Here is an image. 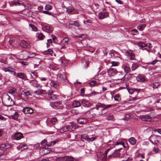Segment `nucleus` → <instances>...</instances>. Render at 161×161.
<instances>
[{
  "label": "nucleus",
  "instance_id": "nucleus-1",
  "mask_svg": "<svg viewBox=\"0 0 161 161\" xmlns=\"http://www.w3.org/2000/svg\"><path fill=\"white\" fill-rule=\"evenodd\" d=\"M112 105L108 104L106 105L104 103H97L96 107L92 109V116L91 117H98L103 114V111L106 109L110 108Z\"/></svg>",
  "mask_w": 161,
  "mask_h": 161
},
{
  "label": "nucleus",
  "instance_id": "nucleus-2",
  "mask_svg": "<svg viewBox=\"0 0 161 161\" xmlns=\"http://www.w3.org/2000/svg\"><path fill=\"white\" fill-rule=\"evenodd\" d=\"M2 102L5 106H12L14 105V102L10 97L7 94H4L2 98Z\"/></svg>",
  "mask_w": 161,
  "mask_h": 161
},
{
  "label": "nucleus",
  "instance_id": "nucleus-3",
  "mask_svg": "<svg viewBox=\"0 0 161 161\" xmlns=\"http://www.w3.org/2000/svg\"><path fill=\"white\" fill-rule=\"evenodd\" d=\"M148 140L152 143L156 144L157 145V144L161 141V137L159 136L153 135L149 138Z\"/></svg>",
  "mask_w": 161,
  "mask_h": 161
},
{
  "label": "nucleus",
  "instance_id": "nucleus-4",
  "mask_svg": "<svg viewBox=\"0 0 161 161\" xmlns=\"http://www.w3.org/2000/svg\"><path fill=\"white\" fill-rule=\"evenodd\" d=\"M78 21H74V22H67L66 24V27L69 28H71L73 25L75 26L76 27H78L79 25Z\"/></svg>",
  "mask_w": 161,
  "mask_h": 161
},
{
  "label": "nucleus",
  "instance_id": "nucleus-5",
  "mask_svg": "<svg viewBox=\"0 0 161 161\" xmlns=\"http://www.w3.org/2000/svg\"><path fill=\"white\" fill-rule=\"evenodd\" d=\"M2 69L5 72H8L10 73L11 75H15L16 74L15 69L10 67H3Z\"/></svg>",
  "mask_w": 161,
  "mask_h": 161
},
{
  "label": "nucleus",
  "instance_id": "nucleus-6",
  "mask_svg": "<svg viewBox=\"0 0 161 161\" xmlns=\"http://www.w3.org/2000/svg\"><path fill=\"white\" fill-rule=\"evenodd\" d=\"M28 82L30 83L31 85L36 88L38 87L41 88L42 87V86L38 83V81L35 80H30Z\"/></svg>",
  "mask_w": 161,
  "mask_h": 161
},
{
  "label": "nucleus",
  "instance_id": "nucleus-7",
  "mask_svg": "<svg viewBox=\"0 0 161 161\" xmlns=\"http://www.w3.org/2000/svg\"><path fill=\"white\" fill-rule=\"evenodd\" d=\"M11 145L8 143L2 144L0 146V149L1 150L4 152L7 150L10 149L11 148Z\"/></svg>",
  "mask_w": 161,
  "mask_h": 161
},
{
  "label": "nucleus",
  "instance_id": "nucleus-8",
  "mask_svg": "<svg viewBox=\"0 0 161 161\" xmlns=\"http://www.w3.org/2000/svg\"><path fill=\"white\" fill-rule=\"evenodd\" d=\"M80 102L82 106L85 107H90L92 105L90 102L86 99L80 100Z\"/></svg>",
  "mask_w": 161,
  "mask_h": 161
},
{
  "label": "nucleus",
  "instance_id": "nucleus-9",
  "mask_svg": "<svg viewBox=\"0 0 161 161\" xmlns=\"http://www.w3.org/2000/svg\"><path fill=\"white\" fill-rule=\"evenodd\" d=\"M77 125L72 122L70 123L69 125H67L68 131H72L74 130L76 128Z\"/></svg>",
  "mask_w": 161,
  "mask_h": 161
},
{
  "label": "nucleus",
  "instance_id": "nucleus-10",
  "mask_svg": "<svg viewBox=\"0 0 161 161\" xmlns=\"http://www.w3.org/2000/svg\"><path fill=\"white\" fill-rule=\"evenodd\" d=\"M108 16L109 13L108 12H102L99 14V17L100 19H102L104 18H106L108 17Z\"/></svg>",
  "mask_w": 161,
  "mask_h": 161
},
{
  "label": "nucleus",
  "instance_id": "nucleus-11",
  "mask_svg": "<svg viewBox=\"0 0 161 161\" xmlns=\"http://www.w3.org/2000/svg\"><path fill=\"white\" fill-rule=\"evenodd\" d=\"M50 85L51 87H53L56 89H57L59 86L58 82L53 80H51Z\"/></svg>",
  "mask_w": 161,
  "mask_h": 161
},
{
  "label": "nucleus",
  "instance_id": "nucleus-12",
  "mask_svg": "<svg viewBox=\"0 0 161 161\" xmlns=\"http://www.w3.org/2000/svg\"><path fill=\"white\" fill-rule=\"evenodd\" d=\"M23 111L25 114H32L33 113V110L30 107H26L23 108Z\"/></svg>",
  "mask_w": 161,
  "mask_h": 161
},
{
  "label": "nucleus",
  "instance_id": "nucleus-13",
  "mask_svg": "<svg viewBox=\"0 0 161 161\" xmlns=\"http://www.w3.org/2000/svg\"><path fill=\"white\" fill-rule=\"evenodd\" d=\"M87 121L86 119L83 118H79L77 120L78 123L81 125L85 124Z\"/></svg>",
  "mask_w": 161,
  "mask_h": 161
},
{
  "label": "nucleus",
  "instance_id": "nucleus-14",
  "mask_svg": "<svg viewBox=\"0 0 161 161\" xmlns=\"http://www.w3.org/2000/svg\"><path fill=\"white\" fill-rule=\"evenodd\" d=\"M54 105L57 108L62 109L63 108L62 104L59 102H54Z\"/></svg>",
  "mask_w": 161,
  "mask_h": 161
},
{
  "label": "nucleus",
  "instance_id": "nucleus-15",
  "mask_svg": "<svg viewBox=\"0 0 161 161\" xmlns=\"http://www.w3.org/2000/svg\"><path fill=\"white\" fill-rule=\"evenodd\" d=\"M20 45L22 48H26L29 44L26 41L24 40H22L21 41Z\"/></svg>",
  "mask_w": 161,
  "mask_h": 161
},
{
  "label": "nucleus",
  "instance_id": "nucleus-16",
  "mask_svg": "<svg viewBox=\"0 0 161 161\" xmlns=\"http://www.w3.org/2000/svg\"><path fill=\"white\" fill-rule=\"evenodd\" d=\"M120 156V153L118 151L115 150V151L111 155L109 156L108 157L110 158V157H113L118 158Z\"/></svg>",
  "mask_w": 161,
  "mask_h": 161
},
{
  "label": "nucleus",
  "instance_id": "nucleus-17",
  "mask_svg": "<svg viewBox=\"0 0 161 161\" xmlns=\"http://www.w3.org/2000/svg\"><path fill=\"white\" fill-rule=\"evenodd\" d=\"M57 96L55 94L53 93L48 97V100L50 101H53L56 100L57 99Z\"/></svg>",
  "mask_w": 161,
  "mask_h": 161
},
{
  "label": "nucleus",
  "instance_id": "nucleus-18",
  "mask_svg": "<svg viewBox=\"0 0 161 161\" xmlns=\"http://www.w3.org/2000/svg\"><path fill=\"white\" fill-rule=\"evenodd\" d=\"M117 71L114 69L113 68H110L108 70V73L111 75H114L117 73Z\"/></svg>",
  "mask_w": 161,
  "mask_h": 161
},
{
  "label": "nucleus",
  "instance_id": "nucleus-19",
  "mask_svg": "<svg viewBox=\"0 0 161 161\" xmlns=\"http://www.w3.org/2000/svg\"><path fill=\"white\" fill-rule=\"evenodd\" d=\"M58 77H59L61 80H64L67 79L66 76L64 73L63 74L59 73L57 76Z\"/></svg>",
  "mask_w": 161,
  "mask_h": 161
},
{
  "label": "nucleus",
  "instance_id": "nucleus-20",
  "mask_svg": "<svg viewBox=\"0 0 161 161\" xmlns=\"http://www.w3.org/2000/svg\"><path fill=\"white\" fill-rule=\"evenodd\" d=\"M40 62V60L39 58H34V60L33 61V64L34 68H35L37 67V66H38L39 65Z\"/></svg>",
  "mask_w": 161,
  "mask_h": 161
},
{
  "label": "nucleus",
  "instance_id": "nucleus-21",
  "mask_svg": "<svg viewBox=\"0 0 161 161\" xmlns=\"http://www.w3.org/2000/svg\"><path fill=\"white\" fill-rule=\"evenodd\" d=\"M159 85V83L158 82H156L154 83H151L149 85L150 86L152 87L154 89L157 88Z\"/></svg>",
  "mask_w": 161,
  "mask_h": 161
},
{
  "label": "nucleus",
  "instance_id": "nucleus-22",
  "mask_svg": "<svg viewBox=\"0 0 161 161\" xmlns=\"http://www.w3.org/2000/svg\"><path fill=\"white\" fill-rule=\"evenodd\" d=\"M127 52L130 56V60H135L136 59L135 55L134 54L132 53V51H127Z\"/></svg>",
  "mask_w": 161,
  "mask_h": 161
},
{
  "label": "nucleus",
  "instance_id": "nucleus-23",
  "mask_svg": "<svg viewBox=\"0 0 161 161\" xmlns=\"http://www.w3.org/2000/svg\"><path fill=\"white\" fill-rule=\"evenodd\" d=\"M44 29L46 32L50 33L52 32L53 29L51 26H46L44 27Z\"/></svg>",
  "mask_w": 161,
  "mask_h": 161
},
{
  "label": "nucleus",
  "instance_id": "nucleus-24",
  "mask_svg": "<svg viewBox=\"0 0 161 161\" xmlns=\"http://www.w3.org/2000/svg\"><path fill=\"white\" fill-rule=\"evenodd\" d=\"M88 138L89 137L87 135L83 134L81 135V140L83 142H84L85 140L88 141Z\"/></svg>",
  "mask_w": 161,
  "mask_h": 161
},
{
  "label": "nucleus",
  "instance_id": "nucleus-25",
  "mask_svg": "<svg viewBox=\"0 0 161 161\" xmlns=\"http://www.w3.org/2000/svg\"><path fill=\"white\" fill-rule=\"evenodd\" d=\"M23 137L22 134L20 133H17L15 134V138L17 140H19L21 139Z\"/></svg>",
  "mask_w": 161,
  "mask_h": 161
},
{
  "label": "nucleus",
  "instance_id": "nucleus-26",
  "mask_svg": "<svg viewBox=\"0 0 161 161\" xmlns=\"http://www.w3.org/2000/svg\"><path fill=\"white\" fill-rule=\"evenodd\" d=\"M81 103L80 101L75 100L73 102V105L74 107H77L80 106Z\"/></svg>",
  "mask_w": 161,
  "mask_h": 161
},
{
  "label": "nucleus",
  "instance_id": "nucleus-27",
  "mask_svg": "<svg viewBox=\"0 0 161 161\" xmlns=\"http://www.w3.org/2000/svg\"><path fill=\"white\" fill-rule=\"evenodd\" d=\"M45 90H42V89H40L36 90L34 93L37 95H40L45 93Z\"/></svg>",
  "mask_w": 161,
  "mask_h": 161
},
{
  "label": "nucleus",
  "instance_id": "nucleus-28",
  "mask_svg": "<svg viewBox=\"0 0 161 161\" xmlns=\"http://www.w3.org/2000/svg\"><path fill=\"white\" fill-rule=\"evenodd\" d=\"M139 47V49H141L142 48L145 47L146 46H148V44H145L144 43L142 42H139L137 44Z\"/></svg>",
  "mask_w": 161,
  "mask_h": 161
},
{
  "label": "nucleus",
  "instance_id": "nucleus-29",
  "mask_svg": "<svg viewBox=\"0 0 161 161\" xmlns=\"http://www.w3.org/2000/svg\"><path fill=\"white\" fill-rule=\"evenodd\" d=\"M58 142V140L48 142V143H47V146L48 147L53 146Z\"/></svg>",
  "mask_w": 161,
  "mask_h": 161
},
{
  "label": "nucleus",
  "instance_id": "nucleus-30",
  "mask_svg": "<svg viewBox=\"0 0 161 161\" xmlns=\"http://www.w3.org/2000/svg\"><path fill=\"white\" fill-rule=\"evenodd\" d=\"M129 142L132 145H135L136 143V140L133 137H131L129 138Z\"/></svg>",
  "mask_w": 161,
  "mask_h": 161
},
{
  "label": "nucleus",
  "instance_id": "nucleus-31",
  "mask_svg": "<svg viewBox=\"0 0 161 161\" xmlns=\"http://www.w3.org/2000/svg\"><path fill=\"white\" fill-rule=\"evenodd\" d=\"M21 94L23 95L24 96H28L31 94L30 92L29 91H24L23 90L21 91Z\"/></svg>",
  "mask_w": 161,
  "mask_h": 161
},
{
  "label": "nucleus",
  "instance_id": "nucleus-32",
  "mask_svg": "<svg viewBox=\"0 0 161 161\" xmlns=\"http://www.w3.org/2000/svg\"><path fill=\"white\" fill-rule=\"evenodd\" d=\"M64 161H73L74 158L71 156H64Z\"/></svg>",
  "mask_w": 161,
  "mask_h": 161
},
{
  "label": "nucleus",
  "instance_id": "nucleus-33",
  "mask_svg": "<svg viewBox=\"0 0 161 161\" xmlns=\"http://www.w3.org/2000/svg\"><path fill=\"white\" fill-rule=\"evenodd\" d=\"M67 131H68V130L67 126H63L60 130L61 133H64Z\"/></svg>",
  "mask_w": 161,
  "mask_h": 161
},
{
  "label": "nucleus",
  "instance_id": "nucleus-34",
  "mask_svg": "<svg viewBox=\"0 0 161 161\" xmlns=\"http://www.w3.org/2000/svg\"><path fill=\"white\" fill-rule=\"evenodd\" d=\"M25 74L22 73H18L17 74V76L22 79L25 78Z\"/></svg>",
  "mask_w": 161,
  "mask_h": 161
},
{
  "label": "nucleus",
  "instance_id": "nucleus-35",
  "mask_svg": "<svg viewBox=\"0 0 161 161\" xmlns=\"http://www.w3.org/2000/svg\"><path fill=\"white\" fill-rule=\"evenodd\" d=\"M146 26V24L140 25L137 27V29L140 31H142L143 30Z\"/></svg>",
  "mask_w": 161,
  "mask_h": 161
},
{
  "label": "nucleus",
  "instance_id": "nucleus-36",
  "mask_svg": "<svg viewBox=\"0 0 161 161\" xmlns=\"http://www.w3.org/2000/svg\"><path fill=\"white\" fill-rule=\"evenodd\" d=\"M105 119L108 120L114 121V118L113 115H110L108 116Z\"/></svg>",
  "mask_w": 161,
  "mask_h": 161
},
{
  "label": "nucleus",
  "instance_id": "nucleus-37",
  "mask_svg": "<svg viewBox=\"0 0 161 161\" xmlns=\"http://www.w3.org/2000/svg\"><path fill=\"white\" fill-rule=\"evenodd\" d=\"M127 90L130 94H133L135 91H137L138 92L140 90L137 89H133L128 88H127Z\"/></svg>",
  "mask_w": 161,
  "mask_h": 161
},
{
  "label": "nucleus",
  "instance_id": "nucleus-38",
  "mask_svg": "<svg viewBox=\"0 0 161 161\" xmlns=\"http://www.w3.org/2000/svg\"><path fill=\"white\" fill-rule=\"evenodd\" d=\"M19 115V114L17 112H15L14 114L12 115V118L14 120L18 119Z\"/></svg>",
  "mask_w": 161,
  "mask_h": 161
},
{
  "label": "nucleus",
  "instance_id": "nucleus-39",
  "mask_svg": "<svg viewBox=\"0 0 161 161\" xmlns=\"http://www.w3.org/2000/svg\"><path fill=\"white\" fill-rule=\"evenodd\" d=\"M137 80L138 82H143L145 80V79L142 76H140L137 78Z\"/></svg>",
  "mask_w": 161,
  "mask_h": 161
},
{
  "label": "nucleus",
  "instance_id": "nucleus-40",
  "mask_svg": "<svg viewBox=\"0 0 161 161\" xmlns=\"http://www.w3.org/2000/svg\"><path fill=\"white\" fill-rule=\"evenodd\" d=\"M57 120L56 118H53L51 119V122L53 125L56 124L57 123Z\"/></svg>",
  "mask_w": 161,
  "mask_h": 161
},
{
  "label": "nucleus",
  "instance_id": "nucleus-41",
  "mask_svg": "<svg viewBox=\"0 0 161 161\" xmlns=\"http://www.w3.org/2000/svg\"><path fill=\"white\" fill-rule=\"evenodd\" d=\"M138 67V65L136 63L133 64L131 67V68L132 71L135 70Z\"/></svg>",
  "mask_w": 161,
  "mask_h": 161
},
{
  "label": "nucleus",
  "instance_id": "nucleus-42",
  "mask_svg": "<svg viewBox=\"0 0 161 161\" xmlns=\"http://www.w3.org/2000/svg\"><path fill=\"white\" fill-rule=\"evenodd\" d=\"M50 153V151L47 148H44L42 151V153L43 155L47 154Z\"/></svg>",
  "mask_w": 161,
  "mask_h": 161
},
{
  "label": "nucleus",
  "instance_id": "nucleus-43",
  "mask_svg": "<svg viewBox=\"0 0 161 161\" xmlns=\"http://www.w3.org/2000/svg\"><path fill=\"white\" fill-rule=\"evenodd\" d=\"M89 84L90 86H95L97 85V81L94 80L92 81Z\"/></svg>",
  "mask_w": 161,
  "mask_h": 161
},
{
  "label": "nucleus",
  "instance_id": "nucleus-44",
  "mask_svg": "<svg viewBox=\"0 0 161 161\" xmlns=\"http://www.w3.org/2000/svg\"><path fill=\"white\" fill-rule=\"evenodd\" d=\"M124 70L126 73H128L130 71V68L127 66H125L124 68Z\"/></svg>",
  "mask_w": 161,
  "mask_h": 161
},
{
  "label": "nucleus",
  "instance_id": "nucleus-45",
  "mask_svg": "<svg viewBox=\"0 0 161 161\" xmlns=\"http://www.w3.org/2000/svg\"><path fill=\"white\" fill-rule=\"evenodd\" d=\"M53 53V51L51 49H49L45 51V53L47 54H52Z\"/></svg>",
  "mask_w": 161,
  "mask_h": 161
},
{
  "label": "nucleus",
  "instance_id": "nucleus-46",
  "mask_svg": "<svg viewBox=\"0 0 161 161\" xmlns=\"http://www.w3.org/2000/svg\"><path fill=\"white\" fill-rule=\"evenodd\" d=\"M153 113H150V114L147 115H146V117L147 119H150L152 117L154 118L156 117V115H152Z\"/></svg>",
  "mask_w": 161,
  "mask_h": 161
},
{
  "label": "nucleus",
  "instance_id": "nucleus-47",
  "mask_svg": "<svg viewBox=\"0 0 161 161\" xmlns=\"http://www.w3.org/2000/svg\"><path fill=\"white\" fill-rule=\"evenodd\" d=\"M114 100L116 101L119 102L121 100V98L119 94H116L114 97Z\"/></svg>",
  "mask_w": 161,
  "mask_h": 161
},
{
  "label": "nucleus",
  "instance_id": "nucleus-48",
  "mask_svg": "<svg viewBox=\"0 0 161 161\" xmlns=\"http://www.w3.org/2000/svg\"><path fill=\"white\" fill-rule=\"evenodd\" d=\"M25 8L28 9H31L32 8V6L31 5L30 3H27L25 6Z\"/></svg>",
  "mask_w": 161,
  "mask_h": 161
},
{
  "label": "nucleus",
  "instance_id": "nucleus-49",
  "mask_svg": "<svg viewBox=\"0 0 161 161\" xmlns=\"http://www.w3.org/2000/svg\"><path fill=\"white\" fill-rule=\"evenodd\" d=\"M28 53L29 54V55L27 56L28 58H32L35 55V53L31 52H29Z\"/></svg>",
  "mask_w": 161,
  "mask_h": 161
},
{
  "label": "nucleus",
  "instance_id": "nucleus-50",
  "mask_svg": "<svg viewBox=\"0 0 161 161\" xmlns=\"http://www.w3.org/2000/svg\"><path fill=\"white\" fill-rule=\"evenodd\" d=\"M67 10L66 12L68 13L71 12L74 10L73 8L72 7H69L68 8H66Z\"/></svg>",
  "mask_w": 161,
  "mask_h": 161
},
{
  "label": "nucleus",
  "instance_id": "nucleus-51",
  "mask_svg": "<svg viewBox=\"0 0 161 161\" xmlns=\"http://www.w3.org/2000/svg\"><path fill=\"white\" fill-rule=\"evenodd\" d=\"M38 37L40 40H42L44 38L45 36L42 33H40L39 34Z\"/></svg>",
  "mask_w": 161,
  "mask_h": 161
},
{
  "label": "nucleus",
  "instance_id": "nucleus-52",
  "mask_svg": "<svg viewBox=\"0 0 161 161\" xmlns=\"http://www.w3.org/2000/svg\"><path fill=\"white\" fill-rule=\"evenodd\" d=\"M29 25L32 28V31H37V28L35 25L32 24H30Z\"/></svg>",
  "mask_w": 161,
  "mask_h": 161
},
{
  "label": "nucleus",
  "instance_id": "nucleus-53",
  "mask_svg": "<svg viewBox=\"0 0 161 161\" xmlns=\"http://www.w3.org/2000/svg\"><path fill=\"white\" fill-rule=\"evenodd\" d=\"M63 41H64L65 44H68L69 41V39L68 37H65L64 38Z\"/></svg>",
  "mask_w": 161,
  "mask_h": 161
},
{
  "label": "nucleus",
  "instance_id": "nucleus-54",
  "mask_svg": "<svg viewBox=\"0 0 161 161\" xmlns=\"http://www.w3.org/2000/svg\"><path fill=\"white\" fill-rule=\"evenodd\" d=\"M52 8V6L50 5H46L45 7V9L47 11L50 10Z\"/></svg>",
  "mask_w": 161,
  "mask_h": 161
},
{
  "label": "nucleus",
  "instance_id": "nucleus-55",
  "mask_svg": "<svg viewBox=\"0 0 161 161\" xmlns=\"http://www.w3.org/2000/svg\"><path fill=\"white\" fill-rule=\"evenodd\" d=\"M98 136H97L95 137H92L91 138H88V142H93L96 139Z\"/></svg>",
  "mask_w": 161,
  "mask_h": 161
},
{
  "label": "nucleus",
  "instance_id": "nucleus-56",
  "mask_svg": "<svg viewBox=\"0 0 161 161\" xmlns=\"http://www.w3.org/2000/svg\"><path fill=\"white\" fill-rule=\"evenodd\" d=\"M112 64V66H116L119 65V63L118 62L112 61L111 62Z\"/></svg>",
  "mask_w": 161,
  "mask_h": 161
},
{
  "label": "nucleus",
  "instance_id": "nucleus-57",
  "mask_svg": "<svg viewBox=\"0 0 161 161\" xmlns=\"http://www.w3.org/2000/svg\"><path fill=\"white\" fill-rule=\"evenodd\" d=\"M48 142H47L46 139H44L41 142V145L43 146L46 145L47 146V143H48Z\"/></svg>",
  "mask_w": 161,
  "mask_h": 161
},
{
  "label": "nucleus",
  "instance_id": "nucleus-58",
  "mask_svg": "<svg viewBox=\"0 0 161 161\" xmlns=\"http://www.w3.org/2000/svg\"><path fill=\"white\" fill-rule=\"evenodd\" d=\"M53 91L51 90L50 89L48 90L46 92V94H47L49 96H50L53 93Z\"/></svg>",
  "mask_w": 161,
  "mask_h": 161
},
{
  "label": "nucleus",
  "instance_id": "nucleus-59",
  "mask_svg": "<svg viewBox=\"0 0 161 161\" xmlns=\"http://www.w3.org/2000/svg\"><path fill=\"white\" fill-rule=\"evenodd\" d=\"M121 145L123 146L124 148H125V147L124 145V143L122 142H116V143L115 145Z\"/></svg>",
  "mask_w": 161,
  "mask_h": 161
},
{
  "label": "nucleus",
  "instance_id": "nucleus-60",
  "mask_svg": "<svg viewBox=\"0 0 161 161\" xmlns=\"http://www.w3.org/2000/svg\"><path fill=\"white\" fill-rule=\"evenodd\" d=\"M83 23L87 25H90L92 23V22H90L89 21H84Z\"/></svg>",
  "mask_w": 161,
  "mask_h": 161
},
{
  "label": "nucleus",
  "instance_id": "nucleus-61",
  "mask_svg": "<svg viewBox=\"0 0 161 161\" xmlns=\"http://www.w3.org/2000/svg\"><path fill=\"white\" fill-rule=\"evenodd\" d=\"M16 90L15 89H10L9 91V93L11 94H14Z\"/></svg>",
  "mask_w": 161,
  "mask_h": 161
},
{
  "label": "nucleus",
  "instance_id": "nucleus-62",
  "mask_svg": "<svg viewBox=\"0 0 161 161\" xmlns=\"http://www.w3.org/2000/svg\"><path fill=\"white\" fill-rule=\"evenodd\" d=\"M4 152H3V151L1 150V149L0 150V159H3V157L4 155Z\"/></svg>",
  "mask_w": 161,
  "mask_h": 161
},
{
  "label": "nucleus",
  "instance_id": "nucleus-63",
  "mask_svg": "<svg viewBox=\"0 0 161 161\" xmlns=\"http://www.w3.org/2000/svg\"><path fill=\"white\" fill-rule=\"evenodd\" d=\"M52 42V40L51 39H48L47 40V46L48 47V46H50V44Z\"/></svg>",
  "mask_w": 161,
  "mask_h": 161
},
{
  "label": "nucleus",
  "instance_id": "nucleus-64",
  "mask_svg": "<svg viewBox=\"0 0 161 161\" xmlns=\"http://www.w3.org/2000/svg\"><path fill=\"white\" fill-rule=\"evenodd\" d=\"M55 161H64V157H60L56 159Z\"/></svg>",
  "mask_w": 161,
  "mask_h": 161
}]
</instances>
